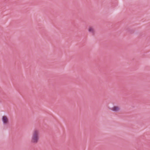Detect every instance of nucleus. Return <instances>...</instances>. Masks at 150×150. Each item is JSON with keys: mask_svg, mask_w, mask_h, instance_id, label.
<instances>
[{"mask_svg": "<svg viewBox=\"0 0 150 150\" xmlns=\"http://www.w3.org/2000/svg\"><path fill=\"white\" fill-rule=\"evenodd\" d=\"M38 142V130L35 129L33 132L31 142L33 143H37Z\"/></svg>", "mask_w": 150, "mask_h": 150, "instance_id": "1", "label": "nucleus"}, {"mask_svg": "<svg viewBox=\"0 0 150 150\" xmlns=\"http://www.w3.org/2000/svg\"><path fill=\"white\" fill-rule=\"evenodd\" d=\"M2 121L3 124L4 125L8 124L9 122L7 116H3L2 117Z\"/></svg>", "mask_w": 150, "mask_h": 150, "instance_id": "2", "label": "nucleus"}, {"mask_svg": "<svg viewBox=\"0 0 150 150\" xmlns=\"http://www.w3.org/2000/svg\"><path fill=\"white\" fill-rule=\"evenodd\" d=\"M88 31L93 35H94L96 31L93 27L90 26L88 28Z\"/></svg>", "mask_w": 150, "mask_h": 150, "instance_id": "3", "label": "nucleus"}, {"mask_svg": "<svg viewBox=\"0 0 150 150\" xmlns=\"http://www.w3.org/2000/svg\"><path fill=\"white\" fill-rule=\"evenodd\" d=\"M112 110L114 112H118L120 110V108L118 106H114L110 109Z\"/></svg>", "mask_w": 150, "mask_h": 150, "instance_id": "4", "label": "nucleus"}]
</instances>
